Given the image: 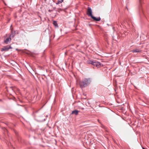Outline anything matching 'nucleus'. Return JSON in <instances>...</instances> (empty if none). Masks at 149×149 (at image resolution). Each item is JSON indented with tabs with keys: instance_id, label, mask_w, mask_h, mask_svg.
I'll return each mask as SVG.
<instances>
[{
	"instance_id": "nucleus-1",
	"label": "nucleus",
	"mask_w": 149,
	"mask_h": 149,
	"mask_svg": "<svg viewBox=\"0 0 149 149\" xmlns=\"http://www.w3.org/2000/svg\"><path fill=\"white\" fill-rule=\"evenodd\" d=\"M91 82L90 78H84L82 81L79 82V85L81 88H83L88 85Z\"/></svg>"
},
{
	"instance_id": "nucleus-2",
	"label": "nucleus",
	"mask_w": 149,
	"mask_h": 149,
	"mask_svg": "<svg viewBox=\"0 0 149 149\" xmlns=\"http://www.w3.org/2000/svg\"><path fill=\"white\" fill-rule=\"evenodd\" d=\"M92 10L90 7H88L87 11V14L89 17H90L94 21H99L101 20V18L100 17L96 18L93 16L92 14Z\"/></svg>"
},
{
	"instance_id": "nucleus-3",
	"label": "nucleus",
	"mask_w": 149,
	"mask_h": 149,
	"mask_svg": "<svg viewBox=\"0 0 149 149\" xmlns=\"http://www.w3.org/2000/svg\"><path fill=\"white\" fill-rule=\"evenodd\" d=\"M101 63L98 62L93 61V65L95 66L98 68H99L100 67Z\"/></svg>"
},
{
	"instance_id": "nucleus-4",
	"label": "nucleus",
	"mask_w": 149,
	"mask_h": 149,
	"mask_svg": "<svg viewBox=\"0 0 149 149\" xmlns=\"http://www.w3.org/2000/svg\"><path fill=\"white\" fill-rule=\"evenodd\" d=\"M11 40V38L10 37H8L4 40V43L7 44L10 43V42Z\"/></svg>"
},
{
	"instance_id": "nucleus-5",
	"label": "nucleus",
	"mask_w": 149,
	"mask_h": 149,
	"mask_svg": "<svg viewBox=\"0 0 149 149\" xmlns=\"http://www.w3.org/2000/svg\"><path fill=\"white\" fill-rule=\"evenodd\" d=\"M10 48H11V47L10 46L9 47L5 46L2 49L1 51H7Z\"/></svg>"
},
{
	"instance_id": "nucleus-6",
	"label": "nucleus",
	"mask_w": 149,
	"mask_h": 149,
	"mask_svg": "<svg viewBox=\"0 0 149 149\" xmlns=\"http://www.w3.org/2000/svg\"><path fill=\"white\" fill-rule=\"evenodd\" d=\"M15 31H11V34L10 36V37L14 38L15 35Z\"/></svg>"
},
{
	"instance_id": "nucleus-7",
	"label": "nucleus",
	"mask_w": 149,
	"mask_h": 149,
	"mask_svg": "<svg viewBox=\"0 0 149 149\" xmlns=\"http://www.w3.org/2000/svg\"><path fill=\"white\" fill-rule=\"evenodd\" d=\"M79 112V111L76 110H75L74 111H72V114H75V115H77L78 114Z\"/></svg>"
},
{
	"instance_id": "nucleus-8",
	"label": "nucleus",
	"mask_w": 149,
	"mask_h": 149,
	"mask_svg": "<svg viewBox=\"0 0 149 149\" xmlns=\"http://www.w3.org/2000/svg\"><path fill=\"white\" fill-rule=\"evenodd\" d=\"M132 52H140L141 50L139 49H136L132 50Z\"/></svg>"
},
{
	"instance_id": "nucleus-9",
	"label": "nucleus",
	"mask_w": 149,
	"mask_h": 149,
	"mask_svg": "<svg viewBox=\"0 0 149 149\" xmlns=\"http://www.w3.org/2000/svg\"><path fill=\"white\" fill-rule=\"evenodd\" d=\"M53 24L56 27L58 26V24L57 23V22L55 21H53Z\"/></svg>"
},
{
	"instance_id": "nucleus-10",
	"label": "nucleus",
	"mask_w": 149,
	"mask_h": 149,
	"mask_svg": "<svg viewBox=\"0 0 149 149\" xmlns=\"http://www.w3.org/2000/svg\"><path fill=\"white\" fill-rule=\"evenodd\" d=\"M93 61L91 60H88L87 61V63L88 64H90L93 65Z\"/></svg>"
},
{
	"instance_id": "nucleus-11",
	"label": "nucleus",
	"mask_w": 149,
	"mask_h": 149,
	"mask_svg": "<svg viewBox=\"0 0 149 149\" xmlns=\"http://www.w3.org/2000/svg\"><path fill=\"white\" fill-rule=\"evenodd\" d=\"M63 0H58V2L56 3V4H58L60 3H61L63 2Z\"/></svg>"
},
{
	"instance_id": "nucleus-12",
	"label": "nucleus",
	"mask_w": 149,
	"mask_h": 149,
	"mask_svg": "<svg viewBox=\"0 0 149 149\" xmlns=\"http://www.w3.org/2000/svg\"><path fill=\"white\" fill-rule=\"evenodd\" d=\"M139 3L141 5V3L142 1V0H139Z\"/></svg>"
},
{
	"instance_id": "nucleus-13",
	"label": "nucleus",
	"mask_w": 149,
	"mask_h": 149,
	"mask_svg": "<svg viewBox=\"0 0 149 149\" xmlns=\"http://www.w3.org/2000/svg\"><path fill=\"white\" fill-rule=\"evenodd\" d=\"M52 10H48V11L49 12H51V11H52Z\"/></svg>"
}]
</instances>
